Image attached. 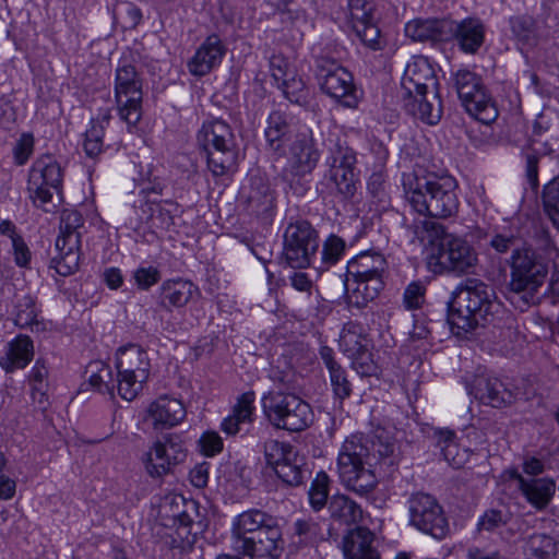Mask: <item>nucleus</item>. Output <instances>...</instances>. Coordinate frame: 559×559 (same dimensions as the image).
Listing matches in <instances>:
<instances>
[{
	"instance_id": "28",
	"label": "nucleus",
	"mask_w": 559,
	"mask_h": 559,
	"mask_svg": "<svg viewBox=\"0 0 559 559\" xmlns=\"http://www.w3.org/2000/svg\"><path fill=\"white\" fill-rule=\"evenodd\" d=\"M449 34H453L464 52L475 53L484 44L485 26L480 20L467 17L459 23L452 22V29H448Z\"/></svg>"
},
{
	"instance_id": "39",
	"label": "nucleus",
	"mask_w": 559,
	"mask_h": 559,
	"mask_svg": "<svg viewBox=\"0 0 559 559\" xmlns=\"http://www.w3.org/2000/svg\"><path fill=\"white\" fill-rule=\"evenodd\" d=\"M542 200L545 213L559 230V175L544 186Z\"/></svg>"
},
{
	"instance_id": "40",
	"label": "nucleus",
	"mask_w": 559,
	"mask_h": 559,
	"mask_svg": "<svg viewBox=\"0 0 559 559\" xmlns=\"http://www.w3.org/2000/svg\"><path fill=\"white\" fill-rule=\"evenodd\" d=\"M527 547L535 559H555L558 555L557 542L544 533L532 535L528 538Z\"/></svg>"
},
{
	"instance_id": "25",
	"label": "nucleus",
	"mask_w": 559,
	"mask_h": 559,
	"mask_svg": "<svg viewBox=\"0 0 559 559\" xmlns=\"http://www.w3.org/2000/svg\"><path fill=\"white\" fill-rule=\"evenodd\" d=\"M116 368L118 372L138 376L141 380L150 377L151 364L147 354L139 345L129 344L118 349L116 355Z\"/></svg>"
},
{
	"instance_id": "54",
	"label": "nucleus",
	"mask_w": 559,
	"mask_h": 559,
	"mask_svg": "<svg viewBox=\"0 0 559 559\" xmlns=\"http://www.w3.org/2000/svg\"><path fill=\"white\" fill-rule=\"evenodd\" d=\"M270 71L273 80L278 85L281 82L285 81L293 74L295 71L290 68L288 61L283 56H272L270 59Z\"/></svg>"
},
{
	"instance_id": "1",
	"label": "nucleus",
	"mask_w": 559,
	"mask_h": 559,
	"mask_svg": "<svg viewBox=\"0 0 559 559\" xmlns=\"http://www.w3.org/2000/svg\"><path fill=\"white\" fill-rule=\"evenodd\" d=\"M282 532L272 515L257 509L238 514L231 524L230 544L249 559H276L282 552Z\"/></svg>"
},
{
	"instance_id": "48",
	"label": "nucleus",
	"mask_w": 559,
	"mask_h": 559,
	"mask_svg": "<svg viewBox=\"0 0 559 559\" xmlns=\"http://www.w3.org/2000/svg\"><path fill=\"white\" fill-rule=\"evenodd\" d=\"M329 373L334 396L343 402L352 394V383L347 379L346 371L340 366L330 370Z\"/></svg>"
},
{
	"instance_id": "23",
	"label": "nucleus",
	"mask_w": 559,
	"mask_h": 559,
	"mask_svg": "<svg viewBox=\"0 0 559 559\" xmlns=\"http://www.w3.org/2000/svg\"><path fill=\"white\" fill-rule=\"evenodd\" d=\"M226 48L218 35L212 34L188 61V70L194 76H204L216 68L225 56Z\"/></svg>"
},
{
	"instance_id": "37",
	"label": "nucleus",
	"mask_w": 559,
	"mask_h": 559,
	"mask_svg": "<svg viewBox=\"0 0 559 559\" xmlns=\"http://www.w3.org/2000/svg\"><path fill=\"white\" fill-rule=\"evenodd\" d=\"M87 368L88 372H91L88 378L90 385L96 391L109 394L112 397L116 385L110 367L103 361H94Z\"/></svg>"
},
{
	"instance_id": "46",
	"label": "nucleus",
	"mask_w": 559,
	"mask_h": 559,
	"mask_svg": "<svg viewBox=\"0 0 559 559\" xmlns=\"http://www.w3.org/2000/svg\"><path fill=\"white\" fill-rule=\"evenodd\" d=\"M356 153L353 148L336 144L328 159L330 170L356 168Z\"/></svg>"
},
{
	"instance_id": "6",
	"label": "nucleus",
	"mask_w": 559,
	"mask_h": 559,
	"mask_svg": "<svg viewBox=\"0 0 559 559\" xmlns=\"http://www.w3.org/2000/svg\"><path fill=\"white\" fill-rule=\"evenodd\" d=\"M197 140L206 154L207 168L213 176L221 177L236 169L238 151L228 123L221 119L204 122Z\"/></svg>"
},
{
	"instance_id": "50",
	"label": "nucleus",
	"mask_w": 559,
	"mask_h": 559,
	"mask_svg": "<svg viewBox=\"0 0 559 559\" xmlns=\"http://www.w3.org/2000/svg\"><path fill=\"white\" fill-rule=\"evenodd\" d=\"M15 324L26 328L36 322V308L31 297H24L16 305Z\"/></svg>"
},
{
	"instance_id": "58",
	"label": "nucleus",
	"mask_w": 559,
	"mask_h": 559,
	"mask_svg": "<svg viewBox=\"0 0 559 559\" xmlns=\"http://www.w3.org/2000/svg\"><path fill=\"white\" fill-rule=\"evenodd\" d=\"M523 474L528 476L527 478H538L546 471L545 462L534 455H525L522 461Z\"/></svg>"
},
{
	"instance_id": "49",
	"label": "nucleus",
	"mask_w": 559,
	"mask_h": 559,
	"mask_svg": "<svg viewBox=\"0 0 559 559\" xmlns=\"http://www.w3.org/2000/svg\"><path fill=\"white\" fill-rule=\"evenodd\" d=\"M426 286L419 282L415 281L407 285L403 295V305L408 310L419 309L426 298Z\"/></svg>"
},
{
	"instance_id": "51",
	"label": "nucleus",
	"mask_w": 559,
	"mask_h": 559,
	"mask_svg": "<svg viewBox=\"0 0 559 559\" xmlns=\"http://www.w3.org/2000/svg\"><path fill=\"white\" fill-rule=\"evenodd\" d=\"M34 150V136L32 133H23L13 147V157L16 165H24Z\"/></svg>"
},
{
	"instance_id": "64",
	"label": "nucleus",
	"mask_w": 559,
	"mask_h": 559,
	"mask_svg": "<svg viewBox=\"0 0 559 559\" xmlns=\"http://www.w3.org/2000/svg\"><path fill=\"white\" fill-rule=\"evenodd\" d=\"M16 491V483L4 474H0V499L10 500Z\"/></svg>"
},
{
	"instance_id": "27",
	"label": "nucleus",
	"mask_w": 559,
	"mask_h": 559,
	"mask_svg": "<svg viewBox=\"0 0 559 559\" xmlns=\"http://www.w3.org/2000/svg\"><path fill=\"white\" fill-rule=\"evenodd\" d=\"M404 107L412 116L429 124H436L442 114L438 90L429 91V93H425L423 96L414 94L404 97Z\"/></svg>"
},
{
	"instance_id": "29",
	"label": "nucleus",
	"mask_w": 559,
	"mask_h": 559,
	"mask_svg": "<svg viewBox=\"0 0 559 559\" xmlns=\"http://www.w3.org/2000/svg\"><path fill=\"white\" fill-rule=\"evenodd\" d=\"M160 306L167 310L185 307L199 294L198 287L188 280H167L160 286Z\"/></svg>"
},
{
	"instance_id": "56",
	"label": "nucleus",
	"mask_w": 559,
	"mask_h": 559,
	"mask_svg": "<svg viewBox=\"0 0 559 559\" xmlns=\"http://www.w3.org/2000/svg\"><path fill=\"white\" fill-rule=\"evenodd\" d=\"M199 444L206 456H214L223 450V440L215 431L204 432L199 440Z\"/></svg>"
},
{
	"instance_id": "42",
	"label": "nucleus",
	"mask_w": 559,
	"mask_h": 559,
	"mask_svg": "<svg viewBox=\"0 0 559 559\" xmlns=\"http://www.w3.org/2000/svg\"><path fill=\"white\" fill-rule=\"evenodd\" d=\"M277 86L289 102L299 105L307 103L308 90L302 79L298 78L296 73L283 81V83L281 82Z\"/></svg>"
},
{
	"instance_id": "16",
	"label": "nucleus",
	"mask_w": 559,
	"mask_h": 559,
	"mask_svg": "<svg viewBox=\"0 0 559 559\" xmlns=\"http://www.w3.org/2000/svg\"><path fill=\"white\" fill-rule=\"evenodd\" d=\"M409 523L418 531L437 539L444 538L449 532V523L439 502L430 495L414 493L408 500Z\"/></svg>"
},
{
	"instance_id": "34",
	"label": "nucleus",
	"mask_w": 559,
	"mask_h": 559,
	"mask_svg": "<svg viewBox=\"0 0 559 559\" xmlns=\"http://www.w3.org/2000/svg\"><path fill=\"white\" fill-rule=\"evenodd\" d=\"M292 133L293 127L285 114L281 111L270 114L264 134L272 151L282 153L285 143L290 140Z\"/></svg>"
},
{
	"instance_id": "14",
	"label": "nucleus",
	"mask_w": 559,
	"mask_h": 559,
	"mask_svg": "<svg viewBox=\"0 0 559 559\" xmlns=\"http://www.w3.org/2000/svg\"><path fill=\"white\" fill-rule=\"evenodd\" d=\"M510 266V290L525 293L533 298L547 275L546 265L537 259L532 249L522 248L513 250Z\"/></svg>"
},
{
	"instance_id": "4",
	"label": "nucleus",
	"mask_w": 559,
	"mask_h": 559,
	"mask_svg": "<svg viewBox=\"0 0 559 559\" xmlns=\"http://www.w3.org/2000/svg\"><path fill=\"white\" fill-rule=\"evenodd\" d=\"M423 228L431 242L429 264L438 273L474 274L478 264L475 248L464 238L447 233L441 224L425 219Z\"/></svg>"
},
{
	"instance_id": "20",
	"label": "nucleus",
	"mask_w": 559,
	"mask_h": 559,
	"mask_svg": "<svg viewBox=\"0 0 559 559\" xmlns=\"http://www.w3.org/2000/svg\"><path fill=\"white\" fill-rule=\"evenodd\" d=\"M320 153L314 145L312 132L304 129L295 134L289 146L287 166L283 170L285 179L310 174L317 166Z\"/></svg>"
},
{
	"instance_id": "10",
	"label": "nucleus",
	"mask_w": 559,
	"mask_h": 559,
	"mask_svg": "<svg viewBox=\"0 0 559 559\" xmlns=\"http://www.w3.org/2000/svg\"><path fill=\"white\" fill-rule=\"evenodd\" d=\"M143 82L135 67L119 62L115 78V99L121 120L135 126L142 117Z\"/></svg>"
},
{
	"instance_id": "33",
	"label": "nucleus",
	"mask_w": 559,
	"mask_h": 559,
	"mask_svg": "<svg viewBox=\"0 0 559 559\" xmlns=\"http://www.w3.org/2000/svg\"><path fill=\"white\" fill-rule=\"evenodd\" d=\"M34 355L33 342L28 336L20 335L8 345L7 354L0 358V366L7 371L23 369Z\"/></svg>"
},
{
	"instance_id": "45",
	"label": "nucleus",
	"mask_w": 559,
	"mask_h": 559,
	"mask_svg": "<svg viewBox=\"0 0 559 559\" xmlns=\"http://www.w3.org/2000/svg\"><path fill=\"white\" fill-rule=\"evenodd\" d=\"M147 380H141L138 376L126 374L118 372L117 374V390L121 399L131 402L133 401L143 389V384Z\"/></svg>"
},
{
	"instance_id": "24",
	"label": "nucleus",
	"mask_w": 559,
	"mask_h": 559,
	"mask_svg": "<svg viewBox=\"0 0 559 559\" xmlns=\"http://www.w3.org/2000/svg\"><path fill=\"white\" fill-rule=\"evenodd\" d=\"M186 408L181 401L168 396H159L147 408L146 419L154 429H168L180 424L186 417Z\"/></svg>"
},
{
	"instance_id": "22",
	"label": "nucleus",
	"mask_w": 559,
	"mask_h": 559,
	"mask_svg": "<svg viewBox=\"0 0 559 559\" xmlns=\"http://www.w3.org/2000/svg\"><path fill=\"white\" fill-rule=\"evenodd\" d=\"M509 478L516 481V488L536 510L546 509L556 493V481L550 477L527 478L518 469L507 471Z\"/></svg>"
},
{
	"instance_id": "26",
	"label": "nucleus",
	"mask_w": 559,
	"mask_h": 559,
	"mask_svg": "<svg viewBox=\"0 0 559 559\" xmlns=\"http://www.w3.org/2000/svg\"><path fill=\"white\" fill-rule=\"evenodd\" d=\"M473 393L481 403L492 407H502L512 403L514 396L511 390L497 378L477 377L474 381Z\"/></svg>"
},
{
	"instance_id": "63",
	"label": "nucleus",
	"mask_w": 559,
	"mask_h": 559,
	"mask_svg": "<svg viewBox=\"0 0 559 559\" xmlns=\"http://www.w3.org/2000/svg\"><path fill=\"white\" fill-rule=\"evenodd\" d=\"M516 241L514 236L496 235L490 240V246L498 252L504 253L511 249Z\"/></svg>"
},
{
	"instance_id": "61",
	"label": "nucleus",
	"mask_w": 559,
	"mask_h": 559,
	"mask_svg": "<svg viewBox=\"0 0 559 559\" xmlns=\"http://www.w3.org/2000/svg\"><path fill=\"white\" fill-rule=\"evenodd\" d=\"M502 513L497 510L487 511L478 522V528L493 531L503 524Z\"/></svg>"
},
{
	"instance_id": "17",
	"label": "nucleus",
	"mask_w": 559,
	"mask_h": 559,
	"mask_svg": "<svg viewBox=\"0 0 559 559\" xmlns=\"http://www.w3.org/2000/svg\"><path fill=\"white\" fill-rule=\"evenodd\" d=\"M317 79L324 94L341 102L345 107H357V90L352 73L345 68L335 61L322 60L318 64Z\"/></svg>"
},
{
	"instance_id": "19",
	"label": "nucleus",
	"mask_w": 559,
	"mask_h": 559,
	"mask_svg": "<svg viewBox=\"0 0 559 559\" xmlns=\"http://www.w3.org/2000/svg\"><path fill=\"white\" fill-rule=\"evenodd\" d=\"M348 21L360 41L372 50L382 49L380 29L376 23V7L371 0H348Z\"/></svg>"
},
{
	"instance_id": "52",
	"label": "nucleus",
	"mask_w": 559,
	"mask_h": 559,
	"mask_svg": "<svg viewBox=\"0 0 559 559\" xmlns=\"http://www.w3.org/2000/svg\"><path fill=\"white\" fill-rule=\"evenodd\" d=\"M344 250V240L335 235H331L324 242L322 250V260L325 263L334 264L338 261Z\"/></svg>"
},
{
	"instance_id": "43",
	"label": "nucleus",
	"mask_w": 559,
	"mask_h": 559,
	"mask_svg": "<svg viewBox=\"0 0 559 559\" xmlns=\"http://www.w3.org/2000/svg\"><path fill=\"white\" fill-rule=\"evenodd\" d=\"M433 438L437 440V445L441 448L443 457L453 466L459 467L462 464L461 460H457L455 452L457 445L454 441L455 433L449 429H436Z\"/></svg>"
},
{
	"instance_id": "11",
	"label": "nucleus",
	"mask_w": 559,
	"mask_h": 559,
	"mask_svg": "<svg viewBox=\"0 0 559 559\" xmlns=\"http://www.w3.org/2000/svg\"><path fill=\"white\" fill-rule=\"evenodd\" d=\"M454 85L469 116L485 124L497 119L496 104L476 73L465 69L459 70L454 74Z\"/></svg>"
},
{
	"instance_id": "30",
	"label": "nucleus",
	"mask_w": 559,
	"mask_h": 559,
	"mask_svg": "<svg viewBox=\"0 0 559 559\" xmlns=\"http://www.w3.org/2000/svg\"><path fill=\"white\" fill-rule=\"evenodd\" d=\"M452 22L447 20H413L405 26V34L414 41H437L448 38Z\"/></svg>"
},
{
	"instance_id": "36",
	"label": "nucleus",
	"mask_w": 559,
	"mask_h": 559,
	"mask_svg": "<svg viewBox=\"0 0 559 559\" xmlns=\"http://www.w3.org/2000/svg\"><path fill=\"white\" fill-rule=\"evenodd\" d=\"M340 346L347 357L350 358L368 349L369 340L362 333V329L359 324L348 323L341 333Z\"/></svg>"
},
{
	"instance_id": "35",
	"label": "nucleus",
	"mask_w": 559,
	"mask_h": 559,
	"mask_svg": "<svg viewBox=\"0 0 559 559\" xmlns=\"http://www.w3.org/2000/svg\"><path fill=\"white\" fill-rule=\"evenodd\" d=\"M331 516L341 523L350 525L362 519L361 508L346 496H334L329 503Z\"/></svg>"
},
{
	"instance_id": "62",
	"label": "nucleus",
	"mask_w": 559,
	"mask_h": 559,
	"mask_svg": "<svg viewBox=\"0 0 559 559\" xmlns=\"http://www.w3.org/2000/svg\"><path fill=\"white\" fill-rule=\"evenodd\" d=\"M47 376H48V370H47L46 366L44 364H41L39 360H37L29 372L31 386L39 385V384L48 385L47 381H46Z\"/></svg>"
},
{
	"instance_id": "18",
	"label": "nucleus",
	"mask_w": 559,
	"mask_h": 559,
	"mask_svg": "<svg viewBox=\"0 0 559 559\" xmlns=\"http://www.w3.org/2000/svg\"><path fill=\"white\" fill-rule=\"evenodd\" d=\"M146 456L147 473L153 477H160L185 461L187 449L179 435L167 433L153 443Z\"/></svg>"
},
{
	"instance_id": "3",
	"label": "nucleus",
	"mask_w": 559,
	"mask_h": 559,
	"mask_svg": "<svg viewBox=\"0 0 559 559\" xmlns=\"http://www.w3.org/2000/svg\"><path fill=\"white\" fill-rule=\"evenodd\" d=\"M402 185L405 199L418 214L448 218L457 213V183L453 177L426 178L415 173H404Z\"/></svg>"
},
{
	"instance_id": "9",
	"label": "nucleus",
	"mask_w": 559,
	"mask_h": 559,
	"mask_svg": "<svg viewBox=\"0 0 559 559\" xmlns=\"http://www.w3.org/2000/svg\"><path fill=\"white\" fill-rule=\"evenodd\" d=\"M62 169L51 155L39 156L29 169L27 191L33 204L47 213L61 203Z\"/></svg>"
},
{
	"instance_id": "8",
	"label": "nucleus",
	"mask_w": 559,
	"mask_h": 559,
	"mask_svg": "<svg viewBox=\"0 0 559 559\" xmlns=\"http://www.w3.org/2000/svg\"><path fill=\"white\" fill-rule=\"evenodd\" d=\"M263 414L276 429L299 432L313 421L311 406L293 393L269 392L262 397Z\"/></svg>"
},
{
	"instance_id": "13",
	"label": "nucleus",
	"mask_w": 559,
	"mask_h": 559,
	"mask_svg": "<svg viewBox=\"0 0 559 559\" xmlns=\"http://www.w3.org/2000/svg\"><path fill=\"white\" fill-rule=\"evenodd\" d=\"M266 465L288 486H298L306 474L305 457L289 442L267 440L263 447Z\"/></svg>"
},
{
	"instance_id": "60",
	"label": "nucleus",
	"mask_w": 559,
	"mask_h": 559,
	"mask_svg": "<svg viewBox=\"0 0 559 559\" xmlns=\"http://www.w3.org/2000/svg\"><path fill=\"white\" fill-rule=\"evenodd\" d=\"M14 261L19 266H26L31 261V251L22 237H15L12 241Z\"/></svg>"
},
{
	"instance_id": "2",
	"label": "nucleus",
	"mask_w": 559,
	"mask_h": 559,
	"mask_svg": "<svg viewBox=\"0 0 559 559\" xmlns=\"http://www.w3.org/2000/svg\"><path fill=\"white\" fill-rule=\"evenodd\" d=\"M451 331L461 335L480 322H490L503 310L493 287L478 280H467L451 294L448 302Z\"/></svg>"
},
{
	"instance_id": "47",
	"label": "nucleus",
	"mask_w": 559,
	"mask_h": 559,
	"mask_svg": "<svg viewBox=\"0 0 559 559\" xmlns=\"http://www.w3.org/2000/svg\"><path fill=\"white\" fill-rule=\"evenodd\" d=\"M105 126L99 122L91 121V127L85 132L83 143L84 151L90 157L97 156L103 151V138Z\"/></svg>"
},
{
	"instance_id": "32",
	"label": "nucleus",
	"mask_w": 559,
	"mask_h": 559,
	"mask_svg": "<svg viewBox=\"0 0 559 559\" xmlns=\"http://www.w3.org/2000/svg\"><path fill=\"white\" fill-rule=\"evenodd\" d=\"M254 392L249 391L241 394L235 406L233 413L224 418L221 424V429L228 436H235L240 431L242 424H250L253 421L254 416Z\"/></svg>"
},
{
	"instance_id": "5",
	"label": "nucleus",
	"mask_w": 559,
	"mask_h": 559,
	"mask_svg": "<svg viewBox=\"0 0 559 559\" xmlns=\"http://www.w3.org/2000/svg\"><path fill=\"white\" fill-rule=\"evenodd\" d=\"M337 467L345 487L360 496L371 492L378 484L369 448L360 436L354 435L344 441L338 453Z\"/></svg>"
},
{
	"instance_id": "7",
	"label": "nucleus",
	"mask_w": 559,
	"mask_h": 559,
	"mask_svg": "<svg viewBox=\"0 0 559 559\" xmlns=\"http://www.w3.org/2000/svg\"><path fill=\"white\" fill-rule=\"evenodd\" d=\"M385 269L386 261L379 252L365 251L348 262L345 286L355 305H366L379 295Z\"/></svg>"
},
{
	"instance_id": "12",
	"label": "nucleus",
	"mask_w": 559,
	"mask_h": 559,
	"mask_svg": "<svg viewBox=\"0 0 559 559\" xmlns=\"http://www.w3.org/2000/svg\"><path fill=\"white\" fill-rule=\"evenodd\" d=\"M84 219L76 210H63L60 218V235L56 239L57 254L51 263L58 274L68 276L79 267V248Z\"/></svg>"
},
{
	"instance_id": "53",
	"label": "nucleus",
	"mask_w": 559,
	"mask_h": 559,
	"mask_svg": "<svg viewBox=\"0 0 559 559\" xmlns=\"http://www.w3.org/2000/svg\"><path fill=\"white\" fill-rule=\"evenodd\" d=\"M349 359L352 360L353 368L362 377H370L377 373L378 367L369 353V348Z\"/></svg>"
},
{
	"instance_id": "41",
	"label": "nucleus",
	"mask_w": 559,
	"mask_h": 559,
	"mask_svg": "<svg viewBox=\"0 0 559 559\" xmlns=\"http://www.w3.org/2000/svg\"><path fill=\"white\" fill-rule=\"evenodd\" d=\"M330 179L344 198H350L356 191V168L329 170Z\"/></svg>"
},
{
	"instance_id": "21",
	"label": "nucleus",
	"mask_w": 559,
	"mask_h": 559,
	"mask_svg": "<svg viewBox=\"0 0 559 559\" xmlns=\"http://www.w3.org/2000/svg\"><path fill=\"white\" fill-rule=\"evenodd\" d=\"M403 97L423 96L429 91L438 90L439 83L435 70L427 58L414 57L407 64L402 78Z\"/></svg>"
},
{
	"instance_id": "15",
	"label": "nucleus",
	"mask_w": 559,
	"mask_h": 559,
	"mask_svg": "<svg viewBox=\"0 0 559 559\" xmlns=\"http://www.w3.org/2000/svg\"><path fill=\"white\" fill-rule=\"evenodd\" d=\"M318 248L317 231L307 221H297L286 227L283 257L290 267L309 266Z\"/></svg>"
},
{
	"instance_id": "57",
	"label": "nucleus",
	"mask_w": 559,
	"mask_h": 559,
	"mask_svg": "<svg viewBox=\"0 0 559 559\" xmlns=\"http://www.w3.org/2000/svg\"><path fill=\"white\" fill-rule=\"evenodd\" d=\"M119 14L121 25L124 29L135 28L142 20L141 10L133 4L122 5Z\"/></svg>"
},
{
	"instance_id": "38",
	"label": "nucleus",
	"mask_w": 559,
	"mask_h": 559,
	"mask_svg": "<svg viewBox=\"0 0 559 559\" xmlns=\"http://www.w3.org/2000/svg\"><path fill=\"white\" fill-rule=\"evenodd\" d=\"M511 31L518 40L526 47H535L539 41L536 22L528 15H521L510 20Z\"/></svg>"
},
{
	"instance_id": "55",
	"label": "nucleus",
	"mask_w": 559,
	"mask_h": 559,
	"mask_svg": "<svg viewBox=\"0 0 559 559\" xmlns=\"http://www.w3.org/2000/svg\"><path fill=\"white\" fill-rule=\"evenodd\" d=\"M134 281L140 289H148L160 280V273L156 267H140L133 274Z\"/></svg>"
},
{
	"instance_id": "44",
	"label": "nucleus",
	"mask_w": 559,
	"mask_h": 559,
	"mask_svg": "<svg viewBox=\"0 0 559 559\" xmlns=\"http://www.w3.org/2000/svg\"><path fill=\"white\" fill-rule=\"evenodd\" d=\"M308 495L310 504L316 511L321 510L325 506L329 495V476L324 472L317 474Z\"/></svg>"
},
{
	"instance_id": "31",
	"label": "nucleus",
	"mask_w": 559,
	"mask_h": 559,
	"mask_svg": "<svg viewBox=\"0 0 559 559\" xmlns=\"http://www.w3.org/2000/svg\"><path fill=\"white\" fill-rule=\"evenodd\" d=\"M373 534L366 527L350 531L343 540V551L346 559H379L372 546Z\"/></svg>"
},
{
	"instance_id": "59",
	"label": "nucleus",
	"mask_w": 559,
	"mask_h": 559,
	"mask_svg": "<svg viewBox=\"0 0 559 559\" xmlns=\"http://www.w3.org/2000/svg\"><path fill=\"white\" fill-rule=\"evenodd\" d=\"M538 162L535 153H525V177L533 189L538 187Z\"/></svg>"
}]
</instances>
